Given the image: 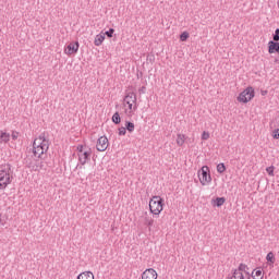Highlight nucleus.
Segmentation results:
<instances>
[{
    "instance_id": "f257e3e1",
    "label": "nucleus",
    "mask_w": 279,
    "mask_h": 279,
    "mask_svg": "<svg viewBox=\"0 0 279 279\" xmlns=\"http://www.w3.org/2000/svg\"><path fill=\"white\" fill-rule=\"evenodd\" d=\"M32 151L35 158H43L49 151V140L45 135L37 136L33 142Z\"/></svg>"
},
{
    "instance_id": "f03ea898",
    "label": "nucleus",
    "mask_w": 279,
    "mask_h": 279,
    "mask_svg": "<svg viewBox=\"0 0 279 279\" xmlns=\"http://www.w3.org/2000/svg\"><path fill=\"white\" fill-rule=\"evenodd\" d=\"M138 98L136 96V93L129 92L123 98V110L124 114L126 117H133L134 112H136L138 105H137Z\"/></svg>"
},
{
    "instance_id": "7ed1b4c3",
    "label": "nucleus",
    "mask_w": 279,
    "mask_h": 279,
    "mask_svg": "<svg viewBox=\"0 0 279 279\" xmlns=\"http://www.w3.org/2000/svg\"><path fill=\"white\" fill-rule=\"evenodd\" d=\"M76 155L80 165L84 167V165L90 160V156H93V149L86 144H81L76 147Z\"/></svg>"
},
{
    "instance_id": "20e7f679",
    "label": "nucleus",
    "mask_w": 279,
    "mask_h": 279,
    "mask_svg": "<svg viewBox=\"0 0 279 279\" xmlns=\"http://www.w3.org/2000/svg\"><path fill=\"white\" fill-rule=\"evenodd\" d=\"M148 206L151 215L158 217L165 210V199L158 195L151 196Z\"/></svg>"
},
{
    "instance_id": "39448f33",
    "label": "nucleus",
    "mask_w": 279,
    "mask_h": 279,
    "mask_svg": "<svg viewBox=\"0 0 279 279\" xmlns=\"http://www.w3.org/2000/svg\"><path fill=\"white\" fill-rule=\"evenodd\" d=\"M256 97V90L252 86L245 87L236 97L238 104H250Z\"/></svg>"
},
{
    "instance_id": "423d86ee",
    "label": "nucleus",
    "mask_w": 279,
    "mask_h": 279,
    "mask_svg": "<svg viewBox=\"0 0 279 279\" xmlns=\"http://www.w3.org/2000/svg\"><path fill=\"white\" fill-rule=\"evenodd\" d=\"M198 180L202 186H208L213 182V177L210 175V168L208 166H203L198 172Z\"/></svg>"
},
{
    "instance_id": "0eeeda50",
    "label": "nucleus",
    "mask_w": 279,
    "mask_h": 279,
    "mask_svg": "<svg viewBox=\"0 0 279 279\" xmlns=\"http://www.w3.org/2000/svg\"><path fill=\"white\" fill-rule=\"evenodd\" d=\"M9 184H12V174H10V169L0 168V191L8 189Z\"/></svg>"
},
{
    "instance_id": "6e6552de",
    "label": "nucleus",
    "mask_w": 279,
    "mask_h": 279,
    "mask_svg": "<svg viewBox=\"0 0 279 279\" xmlns=\"http://www.w3.org/2000/svg\"><path fill=\"white\" fill-rule=\"evenodd\" d=\"M247 265L240 264L238 269L234 270L233 276L231 279H250V272H248Z\"/></svg>"
},
{
    "instance_id": "1a4fd4ad",
    "label": "nucleus",
    "mask_w": 279,
    "mask_h": 279,
    "mask_svg": "<svg viewBox=\"0 0 279 279\" xmlns=\"http://www.w3.org/2000/svg\"><path fill=\"white\" fill-rule=\"evenodd\" d=\"M77 51H80V41H71L63 49V53L69 58L75 56Z\"/></svg>"
},
{
    "instance_id": "9d476101",
    "label": "nucleus",
    "mask_w": 279,
    "mask_h": 279,
    "mask_svg": "<svg viewBox=\"0 0 279 279\" xmlns=\"http://www.w3.org/2000/svg\"><path fill=\"white\" fill-rule=\"evenodd\" d=\"M109 146H110V142L108 141V137L100 136L97 140V143H96L97 151H106V149H108Z\"/></svg>"
},
{
    "instance_id": "9b49d317",
    "label": "nucleus",
    "mask_w": 279,
    "mask_h": 279,
    "mask_svg": "<svg viewBox=\"0 0 279 279\" xmlns=\"http://www.w3.org/2000/svg\"><path fill=\"white\" fill-rule=\"evenodd\" d=\"M141 279H158V271L154 268H147L142 272Z\"/></svg>"
},
{
    "instance_id": "f8f14e48",
    "label": "nucleus",
    "mask_w": 279,
    "mask_h": 279,
    "mask_svg": "<svg viewBox=\"0 0 279 279\" xmlns=\"http://www.w3.org/2000/svg\"><path fill=\"white\" fill-rule=\"evenodd\" d=\"M268 53H279V43L278 41H269L268 43Z\"/></svg>"
},
{
    "instance_id": "ddd939ff",
    "label": "nucleus",
    "mask_w": 279,
    "mask_h": 279,
    "mask_svg": "<svg viewBox=\"0 0 279 279\" xmlns=\"http://www.w3.org/2000/svg\"><path fill=\"white\" fill-rule=\"evenodd\" d=\"M104 40H106V34L101 32L100 34L95 36V39H94L95 47H101V45H104Z\"/></svg>"
},
{
    "instance_id": "4468645a",
    "label": "nucleus",
    "mask_w": 279,
    "mask_h": 279,
    "mask_svg": "<svg viewBox=\"0 0 279 279\" xmlns=\"http://www.w3.org/2000/svg\"><path fill=\"white\" fill-rule=\"evenodd\" d=\"M76 279H95V274L90 270H85L76 277Z\"/></svg>"
},
{
    "instance_id": "2eb2a0df",
    "label": "nucleus",
    "mask_w": 279,
    "mask_h": 279,
    "mask_svg": "<svg viewBox=\"0 0 279 279\" xmlns=\"http://www.w3.org/2000/svg\"><path fill=\"white\" fill-rule=\"evenodd\" d=\"M184 143H186V136L182 133H178L175 144L178 145V147H184Z\"/></svg>"
},
{
    "instance_id": "dca6fc26",
    "label": "nucleus",
    "mask_w": 279,
    "mask_h": 279,
    "mask_svg": "<svg viewBox=\"0 0 279 279\" xmlns=\"http://www.w3.org/2000/svg\"><path fill=\"white\" fill-rule=\"evenodd\" d=\"M265 274L263 272V269L256 268L252 271V278L253 279H263Z\"/></svg>"
},
{
    "instance_id": "f3484780",
    "label": "nucleus",
    "mask_w": 279,
    "mask_h": 279,
    "mask_svg": "<svg viewBox=\"0 0 279 279\" xmlns=\"http://www.w3.org/2000/svg\"><path fill=\"white\" fill-rule=\"evenodd\" d=\"M213 206H217V208H220V206H223L226 204L225 197H217L216 199L211 201Z\"/></svg>"
},
{
    "instance_id": "a211bd4d",
    "label": "nucleus",
    "mask_w": 279,
    "mask_h": 279,
    "mask_svg": "<svg viewBox=\"0 0 279 279\" xmlns=\"http://www.w3.org/2000/svg\"><path fill=\"white\" fill-rule=\"evenodd\" d=\"M10 133L5 131L0 132V143H10Z\"/></svg>"
},
{
    "instance_id": "6ab92c4d",
    "label": "nucleus",
    "mask_w": 279,
    "mask_h": 279,
    "mask_svg": "<svg viewBox=\"0 0 279 279\" xmlns=\"http://www.w3.org/2000/svg\"><path fill=\"white\" fill-rule=\"evenodd\" d=\"M266 260H267V264L272 267L274 263H276V255H274V252H269L266 255Z\"/></svg>"
},
{
    "instance_id": "aec40b11",
    "label": "nucleus",
    "mask_w": 279,
    "mask_h": 279,
    "mask_svg": "<svg viewBox=\"0 0 279 279\" xmlns=\"http://www.w3.org/2000/svg\"><path fill=\"white\" fill-rule=\"evenodd\" d=\"M144 226L151 228V226H154V218L151 216H146L144 218Z\"/></svg>"
},
{
    "instance_id": "412c9836",
    "label": "nucleus",
    "mask_w": 279,
    "mask_h": 279,
    "mask_svg": "<svg viewBox=\"0 0 279 279\" xmlns=\"http://www.w3.org/2000/svg\"><path fill=\"white\" fill-rule=\"evenodd\" d=\"M190 34H189V32H183L181 35H180V40H181V43H186V40H189V38H190Z\"/></svg>"
},
{
    "instance_id": "4be33fe9",
    "label": "nucleus",
    "mask_w": 279,
    "mask_h": 279,
    "mask_svg": "<svg viewBox=\"0 0 279 279\" xmlns=\"http://www.w3.org/2000/svg\"><path fill=\"white\" fill-rule=\"evenodd\" d=\"M112 121L116 123V125H119V123H121V116H119V112H116L112 116Z\"/></svg>"
},
{
    "instance_id": "5701e85b",
    "label": "nucleus",
    "mask_w": 279,
    "mask_h": 279,
    "mask_svg": "<svg viewBox=\"0 0 279 279\" xmlns=\"http://www.w3.org/2000/svg\"><path fill=\"white\" fill-rule=\"evenodd\" d=\"M274 171H276V167H274V166H269L266 168V173H268V175H270V178H274Z\"/></svg>"
},
{
    "instance_id": "b1692460",
    "label": "nucleus",
    "mask_w": 279,
    "mask_h": 279,
    "mask_svg": "<svg viewBox=\"0 0 279 279\" xmlns=\"http://www.w3.org/2000/svg\"><path fill=\"white\" fill-rule=\"evenodd\" d=\"M216 169H217L218 173H225L226 165L225 163H218Z\"/></svg>"
},
{
    "instance_id": "393cba45",
    "label": "nucleus",
    "mask_w": 279,
    "mask_h": 279,
    "mask_svg": "<svg viewBox=\"0 0 279 279\" xmlns=\"http://www.w3.org/2000/svg\"><path fill=\"white\" fill-rule=\"evenodd\" d=\"M21 136V133L19 131H12L11 132V138L12 141H19V137Z\"/></svg>"
},
{
    "instance_id": "a878e982",
    "label": "nucleus",
    "mask_w": 279,
    "mask_h": 279,
    "mask_svg": "<svg viewBox=\"0 0 279 279\" xmlns=\"http://www.w3.org/2000/svg\"><path fill=\"white\" fill-rule=\"evenodd\" d=\"M271 137H272L275 141H279V129H275V130L271 132Z\"/></svg>"
},
{
    "instance_id": "bb28decb",
    "label": "nucleus",
    "mask_w": 279,
    "mask_h": 279,
    "mask_svg": "<svg viewBox=\"0 0 279 279\" xmlns=\"http://www.w3.org/2000/svg\"><path fill=\"white\" fill-rule=\"evenodd\" d=\"M202 141H208L210 138V133L207 131H204L201 135Z\"/></svg>"
},
{
    "instance_id": "cd10ccee",
    "label": "nucleus",
    "mask_w": 279,
    "mask_h": 279,
    "mask_svg": "<svg viewBox=\"0 0 279 279\" xmlns=\"http://www.w3.org/2000/svg\"><path fill=\"white\" fill-rule=\"evenodd\" d=\"M134 123L133 122H126V130L128 132H134Z\"/></svg>"
},
{
    "instance_id": "c85d7f7f",
    "label": "nucleus",
    "mask_w": 279,
    "mask_h": 279,
    "mask_svg": "<svg viewBox=\"0 0 279 279\" xmlns=\"http://www.w3.org/2000/svg\"><path fill=\"white\" fill-rule=\"evenodd\" d=\"M126 133L128 131L125 128L121 126L120 129H118L119 136H125Z\"/></svg>"
},
{
    "instance_id": "c756f323",
    "label": "nucleus",
    "mask_w": 279,
    "mask_h": 279,
    "mask_svg": "<svg viewBox=\"0 0 279 279\" xmlns=\"http://www.w3.org/2000/svg\"><path fill=\"white\" fill-rule=\"evenodd\" d=\"M104 34H105V36H108V38H112V36L114 34V28H110L109 31H107Z\"/></svg>"
},
{
    "instance_id": "7c9ffc66",
    "label": "nucleus",
    "mask_w": 279,
    "mask_h": 279,
    "mask_svg": "<svg viewBox=\"0 0 279 279\" xmlns=\"http://www.w3.org/2000/svg\"><path fill=\"white\" fill-rule=\"evenodd\" d=\"M272 40H274L275 43H278V41H279V28H277V29L275 31V35H274V37H272Z\"/></svg>"
},
{
    "instance_id": "2f4dec72",
    "label": "nucleus",
    "mask_w": 279,
    "mask_h": 279,
    "mask_svg": "<svg viewBox=\"0 0 279 279\" xmlns=\"http://www.w3.org/2000/svg\"><path fill=\"white\" fill-rule=\"evenodd\" d=\"M5 223V216L3 214H0V226H3Z\"/></svg>"
},
{
    "instance_id": "473e14b6",
    "label": "nucleus",
    "mask_w": 279,
    "mask_h": 279,
    "mask_svg": "<svg viewBox=\"0 0 279 279\" xmlns=\"http://www.w3.org/2000/svg\"><path fill=\"white\" fill-rule=\"evenodd\" d=\"M260 95H262L263 97H265V95H267V90H262V92H260Z\"/></svg>"
}]
</instances>
